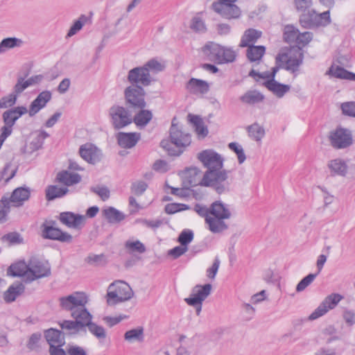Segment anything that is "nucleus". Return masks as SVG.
Returning <instances> with one entry per match:
<instances>
[{
  "label": "nucleus",
  "instance_id": "nucleus-1",
  "mask_svg": "<svg viewBox=\"0 0 355 355\" xmlns=\"http://www.w3.org/2000/svg\"><path fill=\"white\" fill-rule=\"evenodd\" d=\"M198 160L207 168L202 175V184L210 187L218 194L230 191L227 181L230 171L223 169L224 159L214 150H204L197 155Z\"/></svg>",
  "mask_w": 355,
  "mask_h": 355
},
{
  "label": "nucleus",
  "instance_id": "nucleus-2",
  "mask_svg": "<svg viewBox=\"0 0 355 355\" xmlns=\"http://www.w3.org/2000/svg\"><path fill=\"white\" fill-rule=\"evenodd\" d=\"M175 121L174 117L169 129V138L162 139L159 146L169 156L179 157L190 146L191 135L180 128Z\"/></svg>",
  "mask_w": 355,
  "mask_h": 355
},
{
  "label": "nucleus",
  "instance_id": "nucleus-3",
  "mask_svg": "<svg viewBox=\"0 0 355 355\" xmlns=\"http://www.w3.org/2000/svg\"><path fill=\"white\" fill-rule=\"evenodd\" d=\"M209 211L210 217L207 218V223L211 232L220 233L228 229V225L224 221L232 216L227 205L216 200L211 204Z\"/></svg>",
  "mask_w": 355,
  "mask_h": 355
},
{
  "label": "nucleus",
  "instance_id": "nucleus-4",
  "mask_svg": "<svg viewBox=\"0 0 355 355\" xmlns=\"http://www.w3.org/2000/svg\"><path fill=\"white\" fill-rule=\"evenodd\" d=\"M202 52L207 59L217 64H225L234 62L236 52L229 47L221 46L214 42H208L202 47Z\"/></svg>",
  "mask_w": 355,
  "mask_h": 355
},
{
  "label": "nucleus",
  "instance_id": "nucleus-5",
  "mask_svg": "<svg viewBox=\"0 0 355 355\" xmlns=\"http://www.w3.org/2000/svg\"><path fill=\"white\" fill-rule=\"evenodd\" d=\"M155 69V58L150 59L142 67H137L130 69L128 74V80L132 86H148L151 83L150 70Z\"/></svg>",
  "mask_w": 355,
  "mask_h": 355
},
{
  "label": "nucleus",
  "instance_id": "nucleus-6",
  "mask_svg": "<svg viewBox=\"0 0 355 355\" xmlns=\"http://www.w3.org/2000/svg\"><path fill=\"white\" fill-rule=\"evenodd\" d=\"M132 295L133 291L128 284L123 281H116L108 287L107 302L109 305H115L130 300Z\"/></svg>",
  "mask_w": 355,
  "mask_h": 355
},
{
  "label": "nucleus",
  "instance_id": "nucleus-7",
  "mask_svg": "<svg viewBox=\"0 0 355 355\" xmlns=\"http://www.w3.org/2000/svg\"><path fill=\"white\" fill-rule=\"evenodd\" d=\"M133 111L128 107L113 105L109 109L110 121L112 128L119 130L132 123Z\"/></svg>",
  "mask_w": 355,
  "mask_h": 355
},
{
  "label": "nucleus",
  "instance_id": "nucleus-8",
  "mask_svg": "<svg viewBox=\"0 0 355 355\" xmlns=\"http://www.w3.org/2000/svg\"><path fill=\"white\" fill-rule=\"evenodd\" d=\"M56 225L57 223L54 220H46L41 225L42 237L44 239L57 241L63 243H72V235L57 227Z\"/></svg>",
  "mask_w": 355,
  "mask_h": 355
},
{
  "label": "nucleus",
  "instance_id": "nucleus-9",
  "mask_svg": "<svg viewBox=\"0 0 355 355\" xmlns=\"http://www.w3.org/2000/svg\"><path fill=\"white\" fill-rule=\"evenodd\" d=\"M145 91L141 85L127 87L124 90L125 106L132 111L145 108Z\"/></svg>",
  "mask_w": 355,
  "mask_h": 355
},
{
  "label": "nucleus",
  "instance_id": "nucleus-10",
  "mask_svg": "<svg viewBox=\"0 0 355 355\" xmlns=\"http://www.w3.org/2000/svg\"><path fill=\"white\" fill-rule=\"evenodd\" d=\"M235 1L236 0H218L211 4V8L224 19H238L241 15V10L234 4Z\"/></svg>",
  "mask_w": 355,
  "mask_h": 355
},
{
  "label": "nucleus",
  "instance_id": "nucleus-11",
  "mask_svg": "<svg viewBox=\"0 0 355 355\" xmlns=\"http://www.w3.org/2000/svg\"><path fill=\"white\" fill-rule=\"evenodd\" d=\"M329 139L331 146L335 149L347 148L353 144L352 131L342 127L331 132Z\"/></svg>",
  "mask_w": 355,
  "mask_h": 355
},
{
  "label": "nucleus",
  "instance_id": "nucleus-12",
  "mask_svg": "<svg viewBox=\"0 0 355 355\" xmlns=\"http://www.w3.org/2000/svg\"><path fill=\"white\" fill-rule=\"evenodd\" d=\"M182 180V186L184 189H190L198 185L205 187L202 184V171L196 166L185 168L179 172Z\"/></svg>",
  "mask_w": 355,
  "mask_h": 355
},
{
  "label": "nucleus",
  "instance_id": "nucleus-13",
  "mask_svg": "<svg viewBox=\"0 0 355 355\" xmlns=\"http://www.w3.org/2000/svg\"><path fill=\"white\" fill-rule=\"evenodd\" d=\"M88 302L87 295L83 292H76L68 296L60 298V304L62 309L70 311L71 313L85 306Z\"/></svg>",
  "mask_w": 355,
  "mask_h": 355
},
{
  "label": "nucleus",
  "instance_id": "nucleus-14",
  "mask_svg": "<svg viewBox=\"0 0 355 355\" xmlns=\"http://www.w3.org/2000/svg\"><path fill=\"white\" fill-rule=\"evenodd\" d=\"M343 297L336 293H332L322 302L318 307L309 316V320H314L324 315L329 310L333 309L341 300Z\"/></svg>",
  "mask_w": 355,
  "mask_h": 355
},
{
  "label": "nucleus",
  "instance_id": "nucleus-15",
  "mask_svg": "<svg viewBox=\"0 0 355 355\" xmlns=\"http://www.w3.org/2000/svg\"><path fill=\"white\" fill-rule=\"evenodd\" d=\"M29 273L28 281L32 282L39 278L47 277L50 275V268L42 261L37 258L32 257L28 261Z\"/></svg>",
  "mask_w": 355,
  "mask_h": 355
},
{
  "label": "nucleus",
  "instance_id": "nucleus-16",
  "mask_svg": "<svg viewBox=\"0 0 355 355\" xmlns=\"http://www.w3.org/2000/svg\"><path fill=\"white\" fill-rule=\"evenodd\" d=\"M79 154L85 161L93 165L100 162L103 156L101 150L91 143L80 146Z\"/></svg>",
  "mask_w": 355,
  "mask_h": 355
},
{
  "label": "nucleus",
  "instance_id": "nucleus-17",
  "mask_svg": "<svg viewBox=\"0 0 355 355\" xmlns=\"http://www.w3.org/2000/svg\"><path fill=\"white\" fill-rule=\"evenodd\" d=\"M60 223L69 228L81 230L84 226L85 218L83 215L72 211L61 212L58 216Z\"/></svg>",
  "mask_w": 355,
  "mask_h": 355
},
{
  "label": "nucleus",
  "instance_id": "nucleus-18",
  "mask_svg": "<svg viewBox=\"0 0 355 355\" xmlns=\"http://www.w3.org/2000/svg\"><path fill=\"white\" fill-rule=\"evenodd\" d=\"M212 286L210 284L196 285L192 290V293L185 302L189 305H195L202 302L211 293Z\"/></svg>",
  "mask_w": 355,
  "mask_h": 355
},
{
  "label": "nucleus",
  "instance_id": "nucleus-19",
  "mask_svg": "<svg viewBox=\"0 0 355 355\" xmlns=\"http://www.w3.org/2000/svg\"><path fill=\"white\" fill-rule=\"evenodd\" d=\"M31 190L26 186L19 187L15 189L10 196L7 197V200L12 206L19 207L24 205L25 201H27L31 197Z\"/></svg>",
  "mask_w": 355,
  "mask_h": 355
},
{
  "label": "nucleus",
  "instance_id": "nucleus-20",
  "mask_svg": "<svg viewBox=\"0 0 355 355\" xmlns=\"http://www.w3.org/2000/svg\"><path fill=\"white\" fill-rule=\"evenodd\" d=\"M52 98L51 92L45 90L40 92L37 96L31 102L28 110L30 116H35L51 101Z\"/></svg>",
  "mask_w": 355,
  "mask_h": 355
},
{
  "label": "nucleus",
  "instance_id": "nucleus-21",
  "mask_svg": "<svg viewBox=\"0 0 355 355\" xmlns=\"http://www.w3.org/2000/svg\"><path fill=\"white\" fill-rule=\"evenodd\" d=\"M118 145L123 148H131L134 147L141 138L139 132H119L116 135Z\"/></svg>",
  "mask_w": 355,
  "mask_h": 355
},
{
  "label": "nucleus",
  "instance_id": "nucleus-22",
  "mask_svg": "<svg viewBox=\"0 0 355 355\" xmlns=\"http://www.w3.org/2000/svg\"><path fill=\"white\" fill-rule=\"evenodd\" d=\"M27 112L26 107L23 105L7 110L2 114L3 121L5 125L13 126L16 121Z\"/></svg>",
  "mask_w": 355,
  "mask_h": 355
},
{
  "label": "nucleus",
  "instance_id": "nucleus-23",
  "mask_svg": "<svg viewBox=\"0 0 355 355\" xmlns=\"http://www.w3.org/2000/svg\"><path fill=\"white\" fill-rule=\"evenodd\" d=\"M153 119V113L145 108L133 111L132 123H134L139 129L144 128Z\"/></svg>",
  "mask_w": 355,
  "mask_h": 355
},
{
  "label": "nucleus",
  "instance_id": "nucleus-24",
  "mask_svg": "<svg viewBox=\"0 0 355 355\" xmlns=\"http://www.w3.org/2000/svg\"><path fill=\"white\" fill-rule=\"evenodd\" d=\"M44 335L49 347H51V345H65V334L62 330L50 328L44 331Z\"/></svg>",
  "mask_w": 355,
  "mask_h": 355
},
{
  "label": "nucleus",
  "instance_id": "nucleus-25",
  "mask_svg": "<svg viewBox=\"0 0 355 355\" xmlns=\"http://www.w3.org/2000/svg\"><path fill=\"white\" fill-rule=\"evenodd\" d=\"M186 89L192 94H205L209 90V86L207 81L191 78L186 84Z\"/></svg>",
  "mask_w": 355,
  "mask_h": 355
},
{
  "label": "nucleus",
  "instance_id": "nucleus-26",
  "mask_svg": "<svg viewBox=\"0 0 355 355\" xmlns=\"http://www.w3.org/2000/svg\"><path fill=\"white\" fill-rule=\"evenodd\" d=\"M25 291V286L22 282H16L9 286L8 289L3 293V300L6 303H11L22 295Z\"/></svg>",
  "mask_w": 355,
  "mask_h": 355
},
{
  "label": "nucleus",
  "instance_id": "nucleus-27",
  "mask_svg": "<svg viewBox=\"0 0 355 355\" xmlns=\"http://www.w3.org/2000/svg\"><path fill=\"white\" fill-rule=\"evenodd\" d=\"M29 269L28 263H27L24 260H19L8 268L7 275L12 277L26 276L28 279Z\"/></svg>",
  "mask_w": 355,
  "mask_h": 355
},
{
  "label": "nucleus",
  "instance_id": "nucleus-28",
  "mask_svg": "<svg viewBox=\"0 0 355 355\" xmlns=\"http://www.w3.org/2000/svg\"><path fill=\"white\" fill-rule=\"evenodd\" d=\"M71 315L74 318V321H79L83 324L82 326L78 327L81 331L86 333V327L92 320V315L89 312L85 306H81L79 307V309H76V310L71 313Z\"/></svg>",
  "mask_w": 355,
  "mask_h": 355
},
{
  "label": "nucleus",
  "instance_id": "nucleus-29",
  "mask_svg": "<svg viewBox=\"0 0 355 355\" xmlns=\"http://www.w3.org/2000/svg\"><path fill=\"white\" fill-rule=\"evenodd\" d=\"M299 21L300 25L304 28H314L319 27L316 12L310 9L302 12L300 16Z\"/></svg>",
  "mask_w": 355,
  "mask_h": 355
},
{
  "label": "nucleus",
  "instance_id": "nucleus-30",
  "mask_svg": "<svg viewBox=\"0 0 355 355\" xmlns=\"http://www.w3.org/2000/svg\"><path fill=\"white\" fill-rule=\"evenodd\" d=\"M55 181L69 187L79 183L81 181V176L78 173L62 171L57 174Z\"/></svg>",
  "mask_w": 355,
  "mask_h": 355
},
{
  "label": "nucleus",
  "instance_id": "nucleus-31",
  "mask_svg": "<svg viewBox=\"0 0 355 355\" xmlns=\"http://www.w3.org/2000/svg\"><path fill=\"white\" fill-rule=\"evenodd\" d=\"M269 91L272 92L278 98L283 97L290 90V85L282 84L275 80H267L263 83Z\"/></svg>",
  "mask_w": 355,
  "mask_h": 355
},
{
  "label": "nucleus",
  "instance_id": "nucleus-32",
  "mask_svg": "<svg viewBox=\"0 0 355 355\" xmlns=\"http://www.w3.org/2000/svg\"><path fill=\"white\" fill-rule=\"evenodd\" d=\"M327 166L331 175L345 176L347 173L348 167L346 162L339 158L330 160Z\"/></svg>",
  "mask_w": 355,
  "mask_h": 355
},
{
  "label": "nucleus",
  "instance_id": "nucleus-33",
  "mask_svg": "<svg viewBox=\"0 0 355 355\" xmlns=\"http://www.w3.org/2000/svg\"><path fill=\"white\" fill-rule=\"evenodd\" d=\"M123 337L124 340L128 343H141L144 341V329L143 327L138 326L136 328L126 331Z\"/></svg>",
  "mask_w": 355,
  "mask_h": 355
},
{
  "label": "nucleus",
  "instance_id": "nucleus-34",
  "mask_svg": "<svg viewBox=\"0 0 355 355\" xmlns=\"http://www.w3.org/2000/svg\"><path fill=\"white\" fill-rule=\"evenodd\" d=\"M264 98V95L256 89L248 90L239 98L243 103L250 105L261 103Z\"/></svg>",
  "mask_w": 355,
  "mask_h": 355
},
{
  "label": "nucleus",
  "instance_id": "nucleus-35",
  "mask_svg": "<svg viewBox=\"0 0 355 355\" xmlns=\"http://www.w3.org/2000/svg\"><path fill=\"white\" fill-rule=\"evenodd\" d=\"M261 36V32L254 28H249L244 32L239 44L240 47H249L254 45Z\"/></svg>",
  "mask_w": 355,
  "mask_h": 355
},
{
  "label": "nucleus",
  "instance_id": "nucleus-36",
  "mask_svg": "<svg viewBox=\"0 0 355 355\" xmlns=\"http://www.w3.org/2000/svg\"><path fill=\"white\" fill-rule=\"evenodd\" d=\"M304 59L303 53L301 51V48L297 51V55H291L286 61L285 69L294 73L296 76V72L298 71L300 66L302 64Z\"/></svg>",
  "mask_w": 355,
  "mask_h": 355
},
{
  "label": "nucleus",
  "instance_id": "nucleus-37",
  "mask_svg": "<svg viewBox=\"0 0 355 355\" xmlns=\"http://www.w3.org/2000/svg\"><path fill=\"white\" fill-rule=\"evenodd\" d=\"M103 215L107 222L112 224L119 223L125 219L124 214L113 207L104 209Z\"/></svg>",
  "mask_w": 355,
  "mask_h": 355
},
{
  "label": "nucleus",
  "instance_id": "nucleus-38",
  "mask_svg": "<svg viewBox=\"0 0 355 355\" xmlns=\"http://www.w3.org/2000/svg\"><path fill=\"white\" fill-rule=\"evenodd\" d=\"M69 192L67 187H58L57 185H49L45 190L46 199L52 201L64 196Z\"/></svg>",
  "mask_w": 355,
  "mask_h": 355
},
{
  "label": "nucleus",
  "instance_id": "nucleus-39",
  "mask_svg": "<svg viewBox=\"0 0 355 355\" xmlns=\"http://www.w3.org/2000/svg\"><path fill=\"white\" fill-rule=\"evenodd\" d=\"M328 73L331 74L334 77L340 79H345L349 80H355V73L349 71L342 67L332 65Z\"/></svg>",
  "mask_w": 355,
  "mask_h": 355
},
{
  "label": "nucleus",
  "instance_id": "nucleus-40",
  "mask_svg": "<svg viewBox=\"0 0 355 355\" xmlns=\"http://www.w3.org/2000/svg\"><path fill=\"white\" fill-rule=\"evenodd\" d=\"M266 52V47L262 45H251L248 47L246 56L250 62L259 61Z\"/></svg>",
  "mask_w": 355,
  "mask_h": 355
},
{
  "label": "nucleus",
  "instance_id": "nucleus-41",
  "mask_svg": "<svg viewBox=\"0 0 355 355\" xmlns=\"http://www.w3.org/2000/svg\"><path fill=\"white\" fill-rule=\"evenodd\" d=\"M49 134L44 130H40L37 132V135L30 142V152H35L41 149L44 145V140L49 137Z\"/></svg>",
  "mask_w": 355,
  "mask_h": 355
},
{
  "label": "nucleus",
  "instance_id": "nucleus-42",
  "mask_svg": "<svg viewBox=\"0 0 355 355\" xmlns=\"http://www.w3.org/2000/svg\"><path fill=\"white\" fill-rule=\"evenodd\" d=\"M124 247L129 254H143L146 252V247L143 243L139 240H128L124 243Z\"/></svg>",
  "mask_w": 355,
  "mask_h": 355
},
{
  "label": "nucleus",
  "instance_id": "nucleus-43",
  "mask_svg": "<svg viewBox=\"0 0 355 355\" xmlns=\"http://www.w3.org/2000/svg\"><path fill=\"white\" fill-rule=\"evenodd\" d=\"M3 243H8V245H16L24 243V239L17 232H11L3 235L1 237Z\"/></svg>",
  "mask_w": 355,
  "mask_h": 355
},
{
  "label": "nucleus",
  "instance_id": "nucleus-44",
  "mask_svg": "<svg viewBox=\"0 0 355 355\" xmlns=\"http://www.w3.org/2000/svg\"><path fill=\"white\" fill-rule=\"evenodd\" d=\"M22 40L17 37H6L0 42V53L6 51V49L19 47L23 44Z\"/></svg>",
  "mask_w": 355,
  "mask_h": 355
},
{
  "label": "nucleus",
  "instance_id": "nucleus-45",
  "mask_svg": "<svg viewBox=\"0 0 355 355\" xmlns=\"http://www.w3.org/2000/svg\"><path fill=\"white\" fill-rule=\"evenodd\" d=\"M59 325L62 329L69 331V335H73L81 331L78 327L82 326L83 324L79 321L64 320L59 322Z\"/></svg>",
  "mask_w": 355,
  "mask_h": 355
},
{
  "label": "nucleus",
  "instance_id": "nucleus-46",
  "mask_svg": "<svg viewBox=\"0 0 355 355\" xmlns=\"http://www.w3.org/2000/svg\"><path fill=\"white\" fill-rule=\"evenodd\" d=\"M11 206L7 197L3 196L0 199V224L6 223L8 220Z\"/></svg>",
  "mask_w": 355,
  "mask_h": 355
},
{
  "label": "nucleus",
  "instance_id": "nucleus-47",
  "mask_svg": "<svg viewBox=\"0 0 355 355\" xmlns=\"http://www.w3.org/2000/svg\"><path fill=\"white\" fill-rule=\"evenodd\" d=\"M299 30L293 25H287L284 28V40L286 42L291 44L295 43L297 40Z\"/></svg>",
  "mask_w": 355,
  "mask_h": 355
},
{
  "label": "nucleus",
  "instance_id": "nucleus-48",
  "mask_svg": "<svg viewBox=\"0 0 355 355\" xmlns=\"http://www.w3.org/2000/svg\"><path fill=\"white\" fill-rule=\"evenodd\" d=\"M249 136L255 141H260L265 135V130L263 127L260 126L257 123H254L247 128Z\"/></svg>",
  "mask_w": 355,
  "mask_h": 355
},
{
  "label": "nucleus",
  "instance_id": "nucleus-49",
  "mask_svg": "<svg viewBox=\"0 0 355 355\" xmlns=\"http://www.w3.org/2000/svg\"><path fill=\"white\" fill-rule=\"evenodd\" d=\"M17 169V166L12 167L11 162L6 163L1 171V178L5 179V182L6 183L8 182L12 178L15 177Z\"/></svg>",
  "mask_w": 355,
  "mask_h": 355
},
{
  "label": "nucleus",
  "instance_id": "nucleus-50",
  "mask_svg": "<svg viewBox=\"0 0 355 355\" xmlns=\"http://www.w3.org/2000/svg\"><path fill=\"white\" fill-rule=\"evenodd\" d=\"M87 17H86L85 15H81L78 19L75 21L73 25L71 26L67 33V37H70L76 34L80 30H81L83 26L87 21Z\"/></svg>",
  "mask_w": 355,
  "mask_h": 355
},
{
  "label": "nucleus",
  "instance_id": "nucleus-51",
  "mask_svg": "<svg viewBox=\"0 0 355 355\" xmlns=\"http://www.w3.org/2000/svg\"><path fill=\"white\" fill-rule=\"evenodd\" d=\"M87 327L89 332L98 339H105L106 338L105 329L102 326L91 321Z\"/></svg>",
  "mask_w": 355,
  "mask_h": 355
},
{
  "label": "nucleus",
  "instance_id": "nucleus-52",
  "mask_svg": "<svg viewBox=\"0 0 355 355\" xmlns=\"http://www.w3.org/2000/svg\"><path fill=\"white\" fill-rule=\"evenodd\" d=\"M228 148L236 154L238 162L240 164L245 162L246 156L241 145L236 142H231L228 144Z\"/></svg>",
  "mask_w": 355,
  "mask_h": 355
},
{
  "label": "nucleus",
  "instance_id": "nucleus-53",
  "mask_svg": "<svg viewBox=\"0 0 355 355\" xmlns=\"http://www.w3.org/2000/svg\"><path fill=\"white\" fill-rule=\"evenodd\" d=\"M318 272L315 274L311 273L304 277L297 285L296 291L301 292L309 286L318 276Z\"/></svg>",
  "mask_w": 355,
  "mask_h": 355
},
{
  "label": "nucleus",
  "instance_id": "nucleus-54",
  "mask_svg": "<svg viewBox=\"0 0 355 355\" xmlns=\"http://www.w3.org/2000/svg\"><path fill=\"white\" fill-rule=\"evenodd\" d=\"M148 188V184L144 181L139 180L132 183L130 190L135 196H141Z\"/></svg>",
  "mask_w": 355,
  "mask_h": 355
},
{
  "label": "nucleus",
  "instance_id": "nucleus-55",
  "mask_svg": "<svg viewBox=\"0 0 355 355\" xmlns=\"http://www.w3.org/2000/svg\"><path fill=\"white\" fill-rule=\"evenodd\" d=\"M86 261L89 264L96 266L104 265L107 263V259L104 254H89L87 257Z\"/></svg>",
  "mask_w": 355,
  "mask_h": 355
},
{
  "label": "nucleus",
  "instance_id": "nucleus-56",
  "mask_svg": "<svg viewBox=\"0 0 355 355\" xmlns=\"http://www.w3.org/2000/svg\"><path fill=\"white\" fill-rule=\"evenodd\" d=\"M193 239V233L190 230H184L178 238V241L182 246L187 247L188 244L190 243Z\"/></svg>",
  "mask_w": 355,
  "mask_h": 355
},
{
  "label": "nucleus",
  "instance_id": "nucleus-57",
  "mask_svg": "<svg viewBox=\"0 0 355 355\" xmlns=\"http://www.w3.org/2000/svg\"><path fill=\"white\" fill-rule=\"evenodd\" d=\"M17 98V94L14 93L3 96L0 99V108L3 109L12 107L16 103Z\"/></svg>",
  "mask_w": 355,
  "mask_h": 355
},
{
  "label": "nucleus",
  "instance_id": "nucleus-58",
  "mask_svg": "<svg viewBox=\"0 0 355 355\" xmlns=\"http://www.w3.org/2000/svg\"><path fill=\"white\" fill-rule=\"evenodd\" d=\"M313 38V33L310 32H304L302 33H300L299 32L297 40L296 42V44L298 45V50H300V48L301 49L302 47L305 46L306 44H308Z\"/></svg>",
  "mask_w": 355,
  "mask_h": 355
},
{
  "label": "nucleus",
  "instance_id": "nucleus-59",
  "mask_svg": "<svg viewBox=\"0 0 355 355\" xmlns=\"http://www.w3.org/2000/svg\"><path fill=\"white\" fill-rule=\"evenodd\" d=\"M189 209V207L188 205L181 203H169L165 206V211L168 214H173Z\"/></svg>",
  "mask_w": 355,
  "mask_h": 355
},
{
  "label": "nucleus",
  "instance_id": "nucleus-60",
  "mask_svg": "<svg viewBox=\"0 0 355 355\" xmlns=\"http://www.w3.org/2000/svg\"><path fill=\"white\" fill-rule=\"evenodd\" d=\"M90 191L100 196L103 201L107 200L110 196V190L107 187H92Z\"/></svg>",
  "mask_w": 355,
  "mask_h": 355
},
{
  "label": "nucleus",
  "instance_id": "nucleus-61",
  "mask_svg": "<svg viewBox=\"0 0 355 355\" xmlns=\"http://www.w3.org/2000/svg\"><path fill=\"white\" fill-rule=\"evenodd\" d=\"M190 28L196 32H205L206 31L205 23L201 18L198 17H193L190 24Z\"/></svg>",
  "mask_w": 355,
  "mask_h": 355
},
{
  "label": "nucleus",
  "instance_id": "nucleus-62",
  "mask_svg": "<svg viewBox=\"0 0 355 355\" xmlns=\"http://www.w3.org/2000/svg\"><path fill=\"white\" fill-rule=\"evenodd\" d=\"M341 110L345 115L355 117V102H345L342 103Z\"/></svg>",
  "mask_w": 355,
  "mask_h": 355
},
{
  "label": "nucleus",
  "instance_id": "nucleus-63",
  "mask_svg": "<svg viewBox=\"0 0 355 355\" xmlns=\"http://www.w3.org/2000/svg\"><path fill=\"white\" fill-rule=\"evenodd\" d=\"M42 338V334L39 332H37V333H34L33 334L28 340V343H27V347L30 349V350H33L35 349L37 346H38V343L40 340Z\"/></svg>",
  "mask_w": 355,
  "mask_h": 355
},
{
  "label": "nucleus",
  "instance_id": "nucleus-64",
  "mask_svg": "<svg viewBox=\"0 0 355 355\" xmlns=\"http://www.w3.org/2000/svg\"><path fill=\"white\" fill-rule=\"evenodd\" d=\"M67 354L68 355H87L83 347L71 344L68 345Z\"/></svg>",
  "mask_w": 355,
  "mask_h": 355
}]
</instances>
